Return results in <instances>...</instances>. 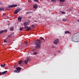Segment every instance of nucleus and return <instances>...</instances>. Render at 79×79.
<instances>
[{
	"label": "nucleus",
	"mask_w": 79,
	"mask_h": 79,
	"mask_svg": "<svg viewBox=\"0 0 79 79\" xmlns=\"http://www.w3.org/2000/svg\"><path fill=\"white\" fill-rule=\"evenodd\" d=\"M78 36H79V32H77V33L73 34L72 37V41L74 42H77L76 39H75L74 37H78Z\"/></svg>",
	"instance_id": "obj_1"
},
{
	"label": "nucleus",
	"mask_w": 79,
	"mask_h": 79,
	"mask_svg": "<svg viewBox=\"0 0 79 79\" xmlns=\"http://www.w3.org/2000/svg\"><path fill=\"white\" fill-rule=\"evenodd\" d=\"M35 45H37L35 47V48H40V46L39 44H40L42 43V42L40 40H39L37 41H36L35 42Z\"/></svg>",
	"instance_id": "obj_2"
},
{
	"label": "nucleus",
	"mask_w": 79,
	"mask_h": 79,
	"mask_svg": "<svg viewBox=\"0 0 79 79\" xmlns=\"http://www.w3.org/2000/svg\"><path fill=\"white\" fill-rule=\"evenodd\" d=\"M21 10L20 8H18V9H16L14 11V13L15 14V15H16V14H18V12H19L21 11Z\"/></svg>",
	"instance_id": "obj_3"
},
{
	"label": "nucleus",
	"mask_w": 79,
	"mask_h": 79,
	"mask_svg": "<svg viewBox=\"0 0 79 79\" xmlns=\"http://www.w3.org/2000/svg\"><path fill=\"white\" fill-rule=\"evenodd\" d=\"M21 69V68L18 67L16 68L17 70H14V72L15 73H19V72H20V71H20Z\"/></svg>",
	"instance_id": "obj_4"
},
{
	"label": "nucleus",
	"mask_w": 79,
	"mask_h": 79,
	"mask_svg": "<svg viewBox=\"0 0 79 79\" xmlns=\"http://www.w3.org/2000/svg\"><path fill=\"white\" fill-rule=\"evenodd\" d=\"M18 6L17 4H13L12 5H10L8 6L9 8H13L14 7H16Z\"/></svg>",
	"instance_id": "obj_5"
},
{
	"label": "nucleus",
	"mask_w": 79,
	"mask_h": 79,
	"mask_svg": "<svg viewBox=\"0 0 79 79\" xmlns=\"http://www.w3.org/2000/svg\"><path fill=\"white\" fill-rule=\"evenodd\" d=\"M58 42H59V40L58 39H56L53 42V44L55 45H56L58 44Z\"/></svg>",
	"instance_id": "obj_6"
},
{
	"label": "nucleus",
	"mask_w": 79,
	"mask_h": 79,
	"mask_svg": "<svg viewBox=\"0 0 79 79\" xmlns=\"http://www.w3.org/2000/svg\"><path fill=\"white\" fill-rule=\"evenodd\" d=\"M8 72V71H6L4 72H0V75H3V74H5L6 73Z\"/></svg>",
	"instance_id": "obj_7"
},
{
	"label": "nucleus",
	"mask_w": 79,
	"mask_h": 79,
	"mask_svg": "<svg viewBox=\"0 0 79 79\" xmlns=\"http://www.w3.org/2000/svg\"><path fill=\"white\" fill-rule=\"evenodd\" d=\"M31 27H27L26 29V31H31Z\"/></svg>",
	"instance_id": "obj_8"
},
{
	"label": "nucleus",
	"mask_w": 79,
	"mask_h": 79,
	"mask_svg": "<svg viewBox=\"0 0 79 79\" xmlns=\"http://www.w3.org/2000/svg\"><path fill=\"white\" fill-rule=\"evenodd\" d=\"M37 5H34L33 6V8H34L35 9H36V8H37Z\"/></svg>",
	"instance_id": "obj_9"
},
{
	"label": "nucleus",
	"mask_w": 79,
	"mask_h": 79,
	"mask_svg": "<svg viewBox=\"0 0 79 79\" xmlns=\"http://www.w3.org/2000/svg\"><path fill=\"white\" fill-rule=\"evenodd\" d=\"M65 34H71V32L68 31H67L65 32Z\"/></svg>",
	"instance_id": "obj_10"
},
{
	"label": "nucleus",
	"mask_w": 79,
	"mask_h": 79,
	"mask_svg": "<svg viewBox=\"0 0 79 79\" xmlns=\"http://www.w3.org/2000/svg\"><path fill=\"white\" fill-rule=\"evenodd\" d=\"M18 21H20V22L21 21V19H22V18H21V17H18Z\"/></svg>",
	"instance_id": "obj_11"
},
{
	"label": "nucleus",
	"mask_w": 79,
	"mask_h": 79,
	"mask_svg": "<svg viewBox=\"0 0 79 79\" xmlns=\"http://www.w3.org/2000/svg\"><path fill=\"white\" fill-rule=\"evenodd\" d=\"M13 34H14V32L12 33L10 35H8V37H11V36H12V35H13Z\"/></svg>",
	"instance_id": "obj_12"
},
{
	"label": "nucleus",
	"mask_w": 79,
	"mask_h": 79,
	"mask_svg": "<svg viewBox=\"0 0 79 79\" xmlns=\"http://www.w3.org/2000/svg\"><path fill=\"white\" fill-rule=\"evenodd\" d=\"M1 67H2L3 68H4L5 66V64H1L0 65Z\"/></svg>",
	"instance_id": "obj_13"
},
{
	"label": "nucleus",
	"mask_w": 79,
	"mask_h": 79,
	"mask_svg": "<svg viewBox=\"0 0 79 79\" xmlns=\"http://www.w3.org/2000/svg\"><path fill=\"white\" fill-rule=\"evenodd\" d=\"M23 62V60H20L19 62V64H21Z\"/></svg>",
	"instance_id": "obj_14"
},
{
	"label": "nucleus",
	"mask_w": 79,
	"mask_h": 79,
	"mask_svg": "<svg viewBox=\"0 0 79 79\" xmlns=\"http://www.w3.org/2000/svg\"><path fill=\"white\" fill-rule=\"evenodd\" d=\"M24 63L25 64H27L28 63V61H27V60H25L24 61Z\"/></svg>",
	"instance_id": "obj_15"
},
{
	"label": "nucleus",
	"mask_w": 79,
	"mask_h": 79,
	"mask_svg": "<svg viewBox=\"0 0 79 79\" xmlns=\"http://www.w3.org/2000/svg\"><path fill=\"white\" fill-rule=\"evenodd\" d=\"M3 10H4V8L0 7V11H3Z\"/></svg>",
	"instance_id": "obj_16"
},
{
	"label": "nucleus",
	"mask_w": 79,
	"mask_h": 79,
	"mask_svg": "<svg viewBox=\"0 0 79 79\" xmlns=\"http://www.w3.org/2000/svg\"><path fill=\"white\" fill-rule=\"evenodd\" d=\"M62 21H64V22H66L67 21V20H66V19H62Z\"/></svg>",
	"instance_id": "obj_17"
},
{
	"label": "nucleus",
	"mask_w": 79,
	"mask_h": 79,
	"mask_svg": "<svg viewBox=\"0 0 79 79\" xmlns=\"http://www.w3.org/2000/svg\"><path fill=\"white\" fill-rule=\"evenodd\" d=\"M23 24L24 26H26V25H27V24H28V23H27V22H25L23 23Z\"/></svg>",
	"instance_id": "obj_18"
},
{
	"label": "nucleus",
	"mask_w": 79,
	"mask_h": 79,
	"mask_svg": "<svg viewBox=\"0 0 79 79\" xmlns=\"http://www.w3.org/2000/svg\"><path fill=\"white\" fill-rule=\"evenodd\" d=\"M59 1H60V2H65V0H57Z\"/></svg>",
	"instance_id": "obj_19"
},
{
	"label": "nucleus",
	"mask_w": 79,
	"mask_h": 79,
	"mask_svg": "<svg viewBox=\"0 0 79 79\" xmlns=\"http://www.w3.org/2000/svg\"><path fill=\"white\" fill-rule=\"evenodd\" d=\"M52 2H54L55 3L56 2V0H51Z\"/></svg>",
	"instance_id": "obj_20"
},
{
	"label": "nucleus",
	"mask_w": 79,
	"mask_h": 79,
	"mask_svg": "<svg viewBox=\"0 0 79 79\" xmlns=\"http://www.w3.org/2000/svg\"><path fill=\"white\" fill-rule=\"evenodd\" d=\"M13 27H11L10 28V31H13Z\"/></svg>",
	"instance_id": "obj_21"
},
{
	"label": "nucleus",
	"mask_w": 79,
	"mask_h": 79,
	"mask_svg": "<svg viewBox=\"0 0 79 79\" xmlns=\"http://www.w3.org/2000/svg\"><path fill=\"white\" fill-rule=\"evenodd\" d=\"M23 27H20L19 30L20 31H23Z\"/></svg>",
	"instance_id": "obj_22"
},
{
	"label": "nucleus",
	"mask_w": 79,
	"mask_h": 79,
	"mask_svg": "<svg viewBox=\"0 0 79 79\" xmlns=\"http://www.w3.org/2000/svg\"><path fill=\"white\" fill-rule=\"evenodd\" d=\"M3 32V31H0V34H2Z\"/></svg>",
	"instance_id": "obj_23"
},
{
	"label": "nucleus",
	"mask_w": 79,
	"mask_h": 79,
	"mask_svg": "<svg viewBox=\"0 0 79 79\" xmlns=\"http://www.w3.org/2000/svg\"><path fill=\"white\" fill-rule=\"evenodd\" d=\"M35 2H39L38 0H33Z\"/></svg>",
	"instance_id": "obj_24"
},
{
	"label": "nucleus",
	"mask_w": 79,
	"mask_h": 79,
	"mask_svg": "<svg viewBox=\"0 0 79 79\" xmlns=\"http://www.w3.org/2000/svg\"><path fill=\"white\" fill-rule=\"evenodd\" d=\"M3 32H7V30H5L4 31H3Z\"/></svg>",
	"instance_id": "obj_25"
},
{
	"label": "nucleus",
	"mask_w": 79,
	"mask_h": 79,
	"mask_svg": "<svg viewBox=\"0 0 79 79\" xmlns=\"http://www.w3.org/2000/svg\"><path fill=\"white\" fill-rule=\"evenodd\" d=\"M27 61H30V60H31V59H27Z\"/></svg>",
	"instance_id": "obj_26"
},
{
	"label": "nucleus",
	"mask_w": 79,
	"mask_h": 79,
	"mask_svg": "<svg viewBox=\"0 0 79 79\" xmlns=\"http://www.w3.org/2000/svg\"><path fill=\"white\" fill-rule=\"evenodd\" d=\"M41 40H44V41H45L43 38H41Z\"/></svg>",
	"instance_id": "obj_27"
},
{
	"label": "nucleus",
	"mask_w": 79,
	"mask_h": 79,
	"mask_svg": "<svg viewBox=\"0 0 79 79\" xmlns=\"http://www.w3.org/2000/svg\"><path fill=\"white\" fill-rule=\"evenodd\" d=\"M4 42L5 43H6L7 42H6V40H4Z\"/></svg>",
	"instance_id": "obj_28"
},
{
	"label": "nucleus",
	"mask_w": 79,
	"mask_h": 79,
	"mask_svg": "<svg viewBox=\"0 0 79 79\" xmlns=\"http://www.w3.org/2000/svg\"><path fill=\"white\" fill-rule=\"evenodd\" d=\"M35 26V25H34V24H33V25H31V27H34Z\"/></svg>",
	"instance_id": "obj_29"
},
{
	"label": "nucleus",
	"mask_w": 79,
	"mask_h": 79,
	"mask_svg": "<svg viewBox=\"0 0 79 79\" xmlns=\"http://www.w3.org/2000/svg\"><path fill=\"white\" fill-rule=\"evenodd\" d=\"M25 44H27V41H25L24 42Z\"/></svg>",
	"instance_id": "obj_30"
},
{
	"label": "nucleus",
	"mask_w": 79,
	"mask_h": 79,
	"mask_svg": "<svg viewBox=\"0 0 79 79\" xmlns=\"http://www.w3.org/2000/svg\"><path fill=\"white\" fill-rule=\"evenodd\" d=\"M34 55H37V52H35L34 53Z\"/></svg>",
	"instance_id": "obj_31"
},
{
	"label": "nucleus",
	"mask_w": 79,
	"mask_h": 79,
	"mask_svg": "<svg viewBox=\"0 0 79 79\" xmlns=\"http://www.w3.org/2000/svg\"><path fill=\"white\" fill-rule=\"evenodd\" d=\"M24 27L25 28V29H26V28H27V26H26Z\"/></svg>",
	"instance_id": "obj_32"
},
{
	"label": "nucleus",
	"mask_w": 79,
	"mask_h": 79,
	"mask_svg": "<svg viewBox=\"0 0 79 79\" xmlns=\"http://www.w3.org/2000/svg\"><path fill=\"white\" fill-rule=\"evenodd\" d=\"M62 13L63 14H64V13H65V12H62Z\"/></svg>",
	"instance_id": "obj_33"
},
{
	"label": "nucleus",
	"mask_w": 79,
	"mask_h": 79,
	"mask_svg": "<svg viewBox=\"0 0 79 79\" xmlns=\"http://www.w3.org/2000/svg\"><path fill=\"white\" fill-rule=\"evenodd\" d=\"M58 52L59 53H61V51H58Z\"/></svg>",
	"instance_id": "obj_34"
},
{
	"label": "nucleus",
	"mask_w": 79,
	"mask_h": 79,
	"mask_svg": "<svg viewBox=\"0 0 79 79\" xmlns=\"http://www.w3.org/2000/svg\"><path fill=\"white\" fill-rule=\"evenodd\" d=\"M52 48H55V47L53 46H52Z\"/></svg>",
	"instance_id": "obj_35"
},
{
	"label": "nucleus",
	"mask_w": 79,
	"mask_h": 79,
	"mask_svg": "<svg viewBox=\"0 0 79 79\" xmlns=\"http://www.w3.org/2000/svg\"><path fill=\"white\" fill-rule=\"evenodd\" d=\"M0 4H1V5H3V4H2V3L1 2H0Z\"/></svg>",
	"instance_id": "obj_36"
},
{
	"label": "nucleus",
	"mask_w": 79,
	"mask_h": 79,
	"mask_svg": "<svg viewBox=\"0 0 79 79\" xmlns=\"http://www.w3.org/2000/svg\"><path fill=\"white\" fill-rule=\"evenodd\" d=\"M4 15H5L4 14H3L2 15V16L3 17V16H4Z\"/></svg>",
	"instance_id": "obj_37"
},
{
	"label": "nucleus",
	"mask_w": 79,
	"mask_h": 79,
	"mask_svg": "<svg viewBox=\"0 0 79 79\" xmlns=\"http://www.w3.org/2000/svg\"><path fill=\"white\" fill-rule=\"evenodd\" d=\"M54 55H55V56H56V54H54Z\"/></svg>",
	"instance_id": "obj_38"
},
{
	"label": "nucleus",
	"mask_w": 79,
	"mask_h": 79,
	"mask_svg": "<svg viewBox=\"0 0 79 79\" xmlns=\"http://www.w3.org/2000/svg\"><path fill=\"white\" fill-rule=\"evenodd\" d=\"M35 22H37V21H35Z\"/></svg>",
	"instance_id": "obj_39"
},
{
	"label": "nucleus",
	"mask_w": 79,
	"mask_h": 79,
	"mask_svg": "<svg viewBox=\"0 0 79 79\" xmlns=\"http://www.w3.org/2000/svg\"><path fill=\"white\" fill-rule=\"evenodd\" d=\"M29 13V12H27V14H28V13Z\"/></svg>",
	"instance_id": "obj_40"
}]
</instances>
